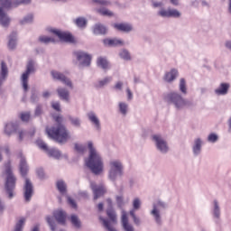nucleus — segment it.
I'll list each match as a JSON object with an SVG mask.
<instances>
[{"label":"nucleus","mask_w":231,"mask_h":231,"mask_svg":"<svg viewBox=\"0 0 231 231\" xmlns=\"http://www.w3.org/2000/svg\"><path fill=\"white\" fill-rule=\"evenodd\" d=\"M14 3H12V0H0V6L9 9L19 6V5H31L32 0H14Z\"/></svg>","instance_id":"obj_14"},{"label":"nucleus","mask_w":231,"mask_h":231,"mask_svg":"<svg viewBox=\"0 0 231 231\" xmlns=\"http://www.w3.org/2000/svg\"><path fill=\"white\" fill-rule=\"evenodd\" d=\"M108 179L114 183L118 178L124 176V164L120 160H114L109 162Z\"/></svg>","instance_id":"obj_7"},{"label":"nucleus","mask_w":231,"mask_h":231,"mask_svg":"<svg viewBox=\"0 0 231 231\" xmlns=\"http://www.w3.org/2000/svg\"><path fill=\"white\" fill-rule=\"evenodd\" d=\"M141 206H142V202L140 201V199L138 198L134 199L133 201L134 210H138Z\"/></svg>","instance_id":"obj_50"},{"label":"nucleus","mask_w":231,"mask_h":231,"mask_svg":"<svg viewBox=\"0 0 231 231\" xmlns=\"http://www.w3.org/2000/svg\"><path fill=\"white\" fill-rule=\"evenodd\" d=\"M169 208L167 202L158 199L152 203V209L150 211V215L153 217L156 225L162 226L163 225V219L162 218V213L163 210Z\"/></svg>","instance_id":"obj_5"},{"label":"nucleus","mask_w":231,"mask_h":231,"mask_svg":"<svg viewBox=\"0 0 231 231\" xmlns=\"http://www.w3.org/2000/svg\"><path fill=\"white\" fill-rule=\"evenodd\" d=\"M152 5L153 8H162V6H163V2H157V1L152 0Z\"/></svg>","instance_id":"obj_54"},{"label":"nucleus","mask_w":231,"mask_h":231,"mask_svg":"<svg viewBox=\"0 0 231 231\" xmlns=\"http://www.w3.org/2000/svg\"><path fill=\"white\" fill-rule=\"evenodd\" d=\"M30 112H22L20 114V118L22 120V122H28L30 120Z\"/></svg>","instance_id":"obj_48"},{"label":"nucleus","mask_w":231,"mask_h":231,"mask_svg":"<svg viewBox=\"0 0 231 231\" xmlns=\"http://www.w3.org/2000/svg\"><path fill=\"white\" fill-rule=\"evenodd\" d=\"M180 77V72L178 69H171L164 74L163 80L168 84H172Z\"/></svg>","instance_id":"obj_19"},{"label":"nucleus","mask_w":231,"mask_h":231,"mask_svg":"<svg viewBox=\"0 0 231 231\" xmlns=\"http://www.w3.org/2000/svg\"><path fill=\"white\" fill-rule=\"evenodd\" d=\"M53 217L60 225H66V212L62 210L54 211Z\"/></svg>","instance_id":"obj_28"},{"label":"nucleus","mask_w":231,"mask_h":231,"mask_svg":"<svg viewBox=\"0 0 231 231\" xmlns=\"http://www.w3.org/2000/svg\"><path fill=\"white\" fill-rule=\"evenodd\" d=\"M75 151H77V152H79L80 154H82L86 152V147L83 144L75 143Z\"/></svg>","instance_id":"obj_49"},{"label":"nucleus","mask_w":231,"mask_h":231,"mask_svg":"<svg viewBox=\"0 0 231 231\" xmlns=\"http://www.w3.org/2000/svg\"><path fill=\"white\" fill-rule=\"evenodd\" d=\"M93 33L95 35H106L107 33V27L104 24L97 23L93 27Z\"/></svg>","instance_id":"obj_29"},{"label":"nucleus","mask_w":231,"mask_h":231,"mask_svg":"<svg viewBox=\"0 0 231 231\" xmlns=\"http://www.w3.org/2000/svg\"><path fill=\"white\" fill-rule=\"evenodd\" d=\"M68 203L72 208H77V203L70 197H68Z\"/></svg>","instance_id":"obj_59"},{"label":"nucleus","mask_w":231,"mask_h":231,"mask_svg":"<svg viewBox=\"0 0 231 231\" xmlns=\"http://www.w3.org/2000/svg\"><path fill=\"white\" fill-rule=\"evenodd\" d=\"M103 42L105 46H124V41L118 39H105Z\"/></svg>","instance_id":"obj_33"},{"label":"nucleus","mask_w":231,"mask_h":231,"mask_svg":"<svg viewBox=\"0 0 231 231\" xmlns=\"http://www.w3.org/2000/svg\"><path fill=\"white\" fill-rule=\"evenodd\" d=\"M121 59H124V60H131V54L129 53V51L123 50L119 53Z\"/></svg>","instance_id":"obj_44"},{"label":"nucleus","mask_w":231,"mask_h":231,"mask_svg":"<svg viewBox=\"0 0 231 231\" xmlns=\"http://www.w3.org/2000/svg\"><path fill=\"white\" fill-rule=\"evenodd\" d=\"M116 201L118 208H124V206L125 205V202L124 201V197L123 196H116Z\"/></svg>","instance_id":"obj_46"},{"label":"nucleus","mask_w":231,"mask_h":231,"mask_svg":"<svg viewBox=\"0 0 231 231\" xmlns=\"http://www.w3.org/2000/svg\"><path fill=\"white\" fill-rule=\"evenodd\" d=\"M8 79V66L5 61H1L0 63V93L3 91V84Z\"/></svg>","instance_id":"obj_17"},{"label":"nucleus","mask_w":231,"mask_h":231,"mask_svg":"<svg viewBox=\"0 0 231 231\" xmlns=\"http://www.w3.org/2000/svg\"><path fill=\"white\" fill-rule=\"evenodd\" d=\"M35 71V61L33 60H30L26 65V70L22 74L21 82L23 86V91L26 93L28 91V79H30V75Z\"/></svg>","instance_id":"obj_8"},{"label":"nucleus","mask_w":231,"mask_h":231,"mask_svg":"<svg viewBox=\"0 0 231 231\" xmlns=\"http://www.w3.org/2000/svg\"><path fill=\"white\" fill-rule=\"evenodd\" d=\"M114 28H116V30H118V32H124L125 33H129V32H133V24L129 23H115Z\"/></svg>","instance_id":"obj_24"},{"label":"nucleus","mask_w":231,"mask_h":231,"mask_svg":"<svg viewBox=\"0 0 231 231\" xmlns=\"http://www.w3.org/2000/svg\"><path fill=\"white\" fill-rule=\"evenodd\" d=\"M202 147H203V139L196 138L193 141V144H192L193 155L199 156V154H201Z\"/></svg>","instance_id":"obj_22"},{"label":"nucleus","mask_w":231,"mask_h":231,"mask_svg":"<svg viewBox=\"0 0 231 231\" xmlns=\"http://www.w3.org/2000/svg\"><path fill=\"white\" fill-rule=\"evenodd\" d=\"M121 225L125 231H134V226L129 223V217H127V211L122 209Z\"/></svg>","instance_id":"obj_18"},{"label":"nucleus","mask_w":231,"mask_h":231,"mask_svg":"<svg viewBox=\"0 0 231 231\" xmlns=\"http://www.w3.org/2000/svg\"><path fill=\"white\" fill-rule=\"evenodd\" d=\"M37 174H38L39 178H44V171L42 169H38Z\"/></svg>","instance_id":"obj_62"},{"label":"nucleus","mask_w":231,"mask_h":231,"mask_svg":"<svg viewBox=\"0 0 231 231\" xmlns=\"http://www.w3.org/2000/svg\"><path fill=\"white\" fill-rule=\"evenodd\" d=\"M227 133L229 134H231V116L229 117V119L227 120Z\"/></svg>","instance_id":"obj_63"},{"label":"nucleus","mask_w":231,"mask_h":231,"mask_svg":"<svg viewBox=\"0 0 231 231\" xmlns=\"http://www.w3.org/2000/svg\"><path fill=\"white\" fill-rule=\"evenodd\" d=\"M56 188L61 196H66V194H68V185L63 180H58L56 181Z\"/></svg>","instance_id":"obj_27"},{"label":"nucleus","mask_w":231,"mask_h":231,"mask_svg":"<svg viewBox=\"0 0 231 231\" xmlns=\"http://www.w3.org/2000/svg\"><path fill=\"white\" fill-rule=\"evenodd\" d=\"M133 221H134V225H136V226H140V225L142 223V221L140 220V218L138 217H134L133 218Z\"/></svg>","instance_id":"obj_60"},{"label":"nucleus","mask_w":231,"mask_h":231,"mask_svg":"<svg viewBox=\"0 0 231 231\" xmlns=\"http://www.w3.org/2000/svg\"><path fill=\"white\" fill-rule=\"evenodd\" d=\"M17 129H19V121H12L5 125V134L7 136H12L14 133H17Z\"/></svg>","instance_id":"obj_20"},{"label":"nucleus","mask_w":231,"mask_h":231,"mask_svg":"<svg viewBox=\"0 0 231 231\" xmlns=\"http://www.w3.org/2000/svg\"><path fill=\"white\" fill-rule=\"evenodd\" d=\"M0 24L4 28H7V26H10V17L6 13H5V10H3V7H0Z\"/></svg>","instance_id":"obj_26"},{"label":"nucleus","mask_w":231,"mask_h":231,"mask_svg":"<svg viewBox=\"0 0 231 231\" xmlns=\"http://www.w3.org/2000/svg\"><path fill=\"white\" fill-rule=\"evenodd\" d=\"M51 106H52V109H54L55 111H60V103L52 102Z\"/></svg>","instance_id":"obj_57"},{"label":"nucleus","mask_w":231,"mask_h":231,"mask_svg":"<svg viewBox=\"0 0 231 231\" xmlns=\"http://www.w3.org/2000/svg\"><path fill=\"white\" fill-rule=\"evenodd\" d=\"M97 65L102 69H109V61L104 57L97 58Z\"/></svg>","instance_id":"obj_35"},{"label":"nucleus","mask_w":231,"mask_h":231,"mask_svg":"<svg viewBox=\"0 0 231 231\" xmlns=\"http://www.w3.org/2000/svg\"><path fill=\"white\" fill-rule=\"evenodd\" d=\"M211 214L214 219H219V217H221V208L219 207V202H217V200L213 201Z\"/></svg>","instance_id":"obj_30"},{"label":"nucleus","mask_w":231,"mask_h":231,"mask_svg":"<svg viewBox=\"0 0 231 231\" xmlns=\"http://www.w3.org/2000/svg\"><path fill=\"white\" fill-rule=\"evenodd\" d=\"M16 46H17V32H13L9 35L8 48L9 50H15Z\"/></svg>","instance_id":"obj_34"},{"label":"nucleus","mask_w":231,"mask_h":231,"mask_svg":"<svg viewBox=\"0 0 231 231\" xmlns=\"http://www.w3.org/2000/svg\"><path fill=\"white\" fill-rule=\"evenodd\" d=\"M74 57H76L79 66L88 67L91 64V55L88 54L82 51H76L73 52Z\"/></svg>","instance_id":"obj_12"},{"label":"nucleus","mask_w":231,"mask_h":231,"mask_svg":"<svg viewBox=\"0 0 231 231\" xmlns=\"http://www.w3.org/2000/svg\"><path fill=\"white\" fill-rule=\"evenodd\" d=\"M179 89L183 95H187V81L183 78L180 79Z\"/></svg>","instance_id":"obj_39"},{"label":"nucleus","mask_w":231,"mask_h":231,"mask_svg":"<svg viewBox=\"0 0 231 231\" xmlns=\"http://www.w3.org/2000/svg\"><path fill=\"white\" fill-rule=\"evenodd\" d=\"M69 120L71 123V125H74V127H80L82 124V122L80 121V118L79 117L69 116Z\"/></svg>","instance_id":"obj_42"},{"label":"nucleus","mask_w":231,"mask_h":231,"mask_svg":"<svg viewBox=\"0 0 231 231\" xmlns=\"http://www.w3.org/2000/svg\"><path fill=\"white\" fill-rule=\"evenodd\" d=\"M118 109H119V113L123 116H127V113L129 112V105L125 102H119Z\"/></svg>","instance_id":"obj_36"},{"label":"nucleus","mask_w":231,"mask_h":231,"mask_svg":"<svg viewBox=\"0 0 231 231\" xmlns=\"http://www.w3.org/2000/svg\"><path fill=\"white\" fill-rule=\"evenodd\" d=\"M33 196V184L30 179L25 178V183L23 185V198L25 201H30Z\"/></svg>","instance_id":"obj_15"},{"label":"nucleus","mask_w":231,"mask_h":231,"mask_svg":"<svg viewBox=\"0 0 231 231\" xmlns=\"http://www.w3.org/2000/svg\"><path fill=\"white\" fill-rule=\"evenodd\" d=\"M122 88H124V83L122 81H118L116 83L114 88L116 90V91H122Z\"/></svg>","instance_id":"obj_55"},{"label":"nucleus","mask_w":231,"mask_h":231,"mask_svg":"<svg viewBox=\"0 0 231 231\" xmlns=\"http://www.w3.org/2000/svg\"><path fill=\"white\" fill-rule=\"evenodd\" d=\"M170 17H173L174 19H179L181 17V13L177 9H170Z\"/></svg>","instance_id":"obj_47"},{"label":"nucleus","mask_w":231,"mask_h":231,"mask_svg":"<svg viewBox=\"0 0 231 231\" xmlns=\"http://www.w3.org/2000/svg\"><path fill=\"white\" fill-rule=\"evenodd\" d=\"M88 157L85 160L86 166L92 174L95 176H100L104 172V161L102 155L97 151V148L93 146V142L88 143Z\"/></svg>","instance_id":"obj_1"},{"label":"nucleus","mask_w":231,"mask_h":231,"mask_svg":"<svg viewBox=\"0 0 231 231\" xmlns=\"http://www.w3.org/2000/svg\"><path fill=\"white\" fill-rule=\"evenodd\" d=\"M17 185V178L12 171V166L10 162L5 163V192L8 199H14L15 198V187Z\"/></svg>","instance_id":"obj_3"},{"label":"nucleus","mask_w":231,"mask_h":231,"mask_svg":"<svg viewBox=\"0 0 231 231\" xmlns=\"http://www.w3.org/2000/svg\"><path fill=\"white\" fill-rule=\"evenodd\" d=\"M19 158H20V172L22 176H25L26 173L28 172V163L26 162V158L23 155V153H19Z\"/></svg>","instance_id":"obj_25"},{"label":"nucleus","mask_w":231,"mask_h":231,"mask_svg":"<svg viewBox=\"0 0 231 231\" xmlns=\"http://www.w3.org/2000/svg\"><path fill=\"white\" fill-rule=\"evenodd\" d=\"M49 32L56 35L61 42H68L69 44H75V37L72 33L60 31L59 29H50Z\"/></svg>","instance_id":"obj_9"},{"label":"nucleus","mask_w":231,"mask_h":231,"mask_svg":"<svg viewBox=\"0 0 231 231\" xmlns=\"http://www.w3.org/2000/svg\"><path fill=\"white\" fill-rule=\"evenodd\" d=\"M126 93L128 100H133V92H131L130 88H126Z\"/></svg>","instance_id":"obj_61"},{"label":"nucleus","mask_w":231,"mask_h":231,"mask_svg":"<svg viewBox=\"0 0 231 231\" xmlns=\"http://www.w3.org/2000/svg\"><path fill=\"white\" fill-rule=\"evenodd\" d=\"M74 23L78 28H86L88 26V20L85 17H78Z\"/></svg>","instance_id":"obj_37"},{"label":"nucleus","mask_w":231,"mask_h":231,"mask_svg":"<svg viewBox=\"0 0 231 231\" xmlns=\"http://www.w3.org/2000/svg\"><path fill=\"white\" fill-rule=\"evenodd\" d=\"M158 14H159L161 17H170V9H168V10L161 9V10L158 12Z\"/></svg>","instance_id":"obj_52"},{"label":"nucleus","mask_w":231,"mask_h":231,"mask_svg":"<svg viewBox=\"0 0 231 231\" xmlns=\"http://www.w3.org/2000/svg\"><path fill=\"white\" fill-rule=\"evenodd\" d=\"M152 140L157 151H160L162 154H167L169 152V143L162 135L154 134L152 135Z\"/></svg>","instance_id":"obj_11"},{"label":"nucleus","mask_w":231,"mask_h":231,"mask_svg":"<svg viewBox=\"0 0 231 231\" xmlns=\"http://www.w3.org/2000/svg\"><path fill=\"white\" fill-rule=\"evenodd\" d=\"M87 116L89 122H91V124L95 125V128L97 129V131H100L102 129V126L100 125V119H98V116L95 112L93 111L88 112L87 114Z\"/></svg>","instance_id":"obj_23"},{"label":"nucleus","mask_w":231,"mask_h":231,"mask_svg":"<svg viewBox=\"0 0 231 231\" xmlns=\"http://www.w3.org/2000/svg\"><path fill=\"white\" fill-rule=\"evenodd\" d=\"M42 113V106L41 105H38L36 106L34 115L35 116H41Z\"/></svg>","instance_id":"obj_56"},{"label":"nucleus","mask_w":231,"mask_h":231,"mask_svg":"<svg viewBox=\"0 0 231 231\" xmlns=\"http://www.w3.org/2000/svg\"><path fill=\"white\" fill-rule=\"evenodd\" d=\"M24 225V218H21L16 226L14 231H23V226Z\"/></svg>","instance_id":"obj_51"},{"label":"nucleus","mask_w":231,"mask_h":231,"mask_svg":"<svg viewBox=\"0 0 231 231\" xmlns=\"http://www.w3.org/2000/svg\"><path fill=\"white\" fill-rule=\"evenodd\" d=\"M36 144L38 145V147H40V149H42V151H45V152H47L49 156L55 158V160L60 159V156L62 154L60 153V151L59 149L57 148L49 149L48 144H46V143H44V141H42V139H38L36 141Z\"/></svg>","instance_id":"obj_10"},{"label":"nucleus","mask_w":231,"mask_h":231,"mask_svg":"<svg viewBox=\"0 0 231 231\" xmlns=\"http://www.w3.org/2000/svg\"><path fill=\"white\" fill-rule=\"evenodd\" d=\"M70 223H72V225H73V226H75V228H80V226H81L80 220L79 219V217L77 215H71Z\"/></svg>","instance_id":"obj_40"},{"label":"nucleus","mask_w":231,"mask_h":231,"mask_svg":"<svg viewBox=\"0 0 231 231\" xmlns=\"http://www.w3.org/2000/svg\"><path fill=\"white\" fill-rule=\"evenodd\" d=\"M111 82H113V77L107 76V77L104 78L103 79L98 80L97 82H96L94 86L97 89H100V88L107 86V84H111Z\"/></svg>","instance_id":"obj_31"},{"label":"nucleus","mask_w":231,"mask_h":231,"mask_svg":"<svg viewBox=\"0 0 231 231\" xmlns=\"http://www.w3.org/2000/svg\"><path fill=\"white\" fill-rule=\"evenodd\" d=\"M31 100L32 102H37L39 100V94L37 93V90H32Z\"/></svg>","instance_id":"obj_53"},{"label":"nucleus","mask_w":231,"mask_h":231,"mask_svg":"<svg viewBox=\"0 0 231 231\" xmlns=\"http://www.w3.org/2000/svg\"><path fill=\"white\" fill-rule=\"evenodd\" d=\"M40 42L42 44H50V42H55V39L48 36L42 35L39 37Z\"/></svg>","instance_id":"obj_41"},{"label":"nucleus","mask_w":231,"mask_h":231,"mask_svg":"<svg viewBox=\"0 0 231 231\" xmlns=\"http://www.w3.org/2000/svg\"><path fill=\"white\" fill-rule=\"evenodd\" d=\"M165 100L169 104H172L176 109H185L192 107V102L183 98L178 92H170L165 96Z\"/></svg>","instance_id":"obj_4"},{"label":"nucleus","mask_w":231,"mask_h":231,"mask_svg":"<svg viewBox=\"0 0 231 231\" xmlns=\"http://www.w3.org/2000/svg\"><path fill=\"white\" fill-rule=\"evenodd\" d=\"M217 140H219V135L216 133H211L208 136V142H209V143H216Z\"/></svg>","instance_id":"obj_43"},{"label":"nucleus","mask_w":231,"mask_h":231,"mask_svg":"<svg viewBox=\"0 0 231 231\" xmlns=\"http://www.w3.org/2000/svg\"><path fill=\"white\" fill-rule=\"evenodd\" d=\"M90 188L92 189V192L94 194V199H98V198L106 194V186L103 184L97 185L95 182H90Z\"/></svg>","instance_id":"obj_16"},{"label":"nucleus","mask_w":231,"mask_h":231,"mask_svg":"<svg viewBox=\"0 0 231 231\" xmlns=\"http://www.w3.org/2000/svg\"><path fill=\"white\" fill-rule=\"evenodd\" d=\"M54 120L56 124L51 128H46L48 136L52 138V140H55V142H58V143H64L68 142L69 134L68 133L66 126L62 124V122H64V118L58 116L54 117Z\"/></svg>","instance_id":"obj_2"},{"label":"nucleus","mask_w":231,"mask_h":231,"mask_svg":"<svg viewBox=\"0 0 231 231\" xmlns=\"http://www.w3.org/2000/svg\"><path fill=\"white\" fill-rule=\"evenodd\" d=\"M51 75L54 80H60V82H62V84H65V86L73 89L71 79H68L63 73L57 70H51Z\"/></svg>","instance_id":"obj_13"},{"label":"nucleus","mask_w":231,"mask_h":231,"mask_svg":"<svg viewBox=\"0 0 231 231\" xmlns=\"http://www.w3.org/2000/svg\"><path fill=\"white\" fill-rule=\"evenodd\" d=\"M32 23H33V14H29L20 20V24H32Z\"/></svg>","instance_id":"obj_38"},{"label":"nucleus","mask_w":231,"mask_h":231,"mask_svg":"<svg viewBox=\"0 0 231 231\" xmlns=\"http://www.w3.org/2000/svg\"><path fill=\"white\" fill-rule=\"evenodd\" d=\"M229 89V83H220L219 86L217 88H215L214 93L217 97H225L226 95H228Z\"/></svg>","instance_id":"obj_21"},{"label":"nucleus","mask_w":231,"mask_h":231,"mask_svg":"<svg viewBox=\"0 0 231 231\" xmlns=\"http://www.w3.org/2000/svg\"><path fill=\"white\" fill-rule=\"evenodd\" d=\"M89 5L94 7L97 14L103 15V17H113L115 15V13L106 7L111 6L109 0H90Z\"/></svg>","instance_id":"obj_6"},{"label":"nucleus","mask_w":231,"mask_h":231,"mask_svg":"<svg viewBox=\"0 0 231 231\" xmlns=\"http://www.w3.org/2000/svg\"><path fill=\"white\" fill-rule=\"evenodd\" d=\"M51 95V94L50 91H48V90H45V91H43V93H42L43 98H50Z\"/></svg>","instance_id":"obj_64"},{"label":"nucleus","mask_w":231,"mask_h":231,"mask_svg":"<svg viewBox=\"0 0 231 231\" xmlns=\"http://www.w3.org/2000/svg\"><path fill=\"white\" fill-rule=\"evenodd\" d=\"M26 134H28V133H26V131H24V130H21L19 132V140H20V142H23V140H24V137L26 136Z\"/></svg>","instance_id":"obj_58"},{"label":"nucleus","mask_w":231,"mask_h":231,"mask_svg":"<svg viewBox=\"0 0 231 231\" xmlns=\"http://www.w3.org/2000/svg\"><path fill=\"white\" fill-rule=\"evenodd\" d=\"M57 93L61 98V100H65V102H69V90L65 88H58Z\"/></svg>","instance_id":"obj_32"},{"label":"nucleus","mask_w":231,"mask_h":231,"mask_svg":"<svg viewBox=\"0 0 231 231\" xmlns=\"http://www.w3.org/2000/svg\"><path fill=\"white\" fill-rule=\"evenodd\" d=\"M47 223L51 226V231H55L57 228V226L55 224V220L53 219V217H47Z\"/></svg>","instance_id":"obj_45"}]
</instances>
